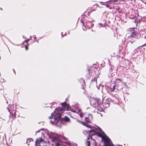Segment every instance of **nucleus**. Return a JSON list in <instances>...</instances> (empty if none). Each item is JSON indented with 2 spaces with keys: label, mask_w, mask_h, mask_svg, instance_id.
Instances as JSON below:
<instances>
[{
  "label": "nucleus",
  "mask_w": 146,
  "mask_h": 146,
  "mask_svg": "<svg viewBox=\"0 0 146 146\" xmlns=\"http://www.w3.org/2000/svg\"><path fill=\"white\" fill-rule=\"evenodd\" d=\"M64 111L63 108L61 107L56 108L54 112L51 114V116L49 117L50 119H52L50 122L52 124H57L61 119V114Z\"/></svg>",
  "instance_id": "1"
},
{
  "label": "nucleus",
  "mask_w": 146,
  "mask_h": 146,
  "mask_svg": "<svg viewBox=\"0 0 146 146\" xmlns=\"http://www.w3.org/2000/svg\"><path fill=\"white\" fill-rule=\"evenodd\" d=\"M96 135L102 138V141L104 143L102 146H114L111 143L110 139L106 136L104 131L102 130H101V132H97Z\"/></svg>",
  "instance_id": "2"
},
{
  "label": "nucleus",
  "mask_w": 146,
  "mask_h": 146,
  "mask_svg": "<svg viewBox=\"0 0 146 146\" xmlns=\"http://www.w3.org/2000/svg\"><path fill=\"white\" fill-rule=\"evenodd\" d=\"M7 109L8 110V111L10 112V118L14 120L16 118V109L15 107L13 105L8 106Z\"/></svg>",
  "instance_id": "3"
},
{
  "label": "nucleus",
  "mask_w": 146,
  "mask_h": 146,
  "mask_svg": "<svg viewBox=\"0 0 146 146\" xmlns=\"http://www.w3.org/2000/svg\"><path fill=\"white\" fill-rule=\"evenodd\" d=\"M94 102L95 103V104L93 105L94 107L97 108L98 110L100 112L103 111V109L102 107H100L101 104L103 103L101 102L100 99H98L97 101L96 100H94Z\"/></svg>",
  "instance_id": "4"
},
{
  "label": "nucleus",
  "mask_w": 146,
  "mask_h": 146,
  "mask_svg": "<svg viewBox=\"0 0 146 146\" xmlns=\"http://www.w3.org/2000/svg\"><path fill=\"white\" fill-rule=\"evenodd\" d=\"M136 36H135L131 35L129 36L127 39L128 40L127 43L128 44H134L136 42Z\"/></svg>",
  "instance_id": "5"
},
{
  "label": "nucleus",
  "mask_w": 146,
  "mask_h": 146,
  "mask_svg": "<svg viewBox=\"0 0 146 146\" xmlns=\"http://www.w3.org/2000/svg\"><path fill=\"white\" fill-rule=\"evenodd\" d=\"M93 140L94 141H95V140L93 139L92 137L89 136L87 138V140L86 141L85 143V146H90V142L91 141Z\"/></svg>",
  "instance_id": "6"
},
{
  "label": "nucleus",
  "mask_w": 146,
  "mask_h": 146,
  "mask_svg": "<svg viewBox=\"0 0 146 146\" xmlns=\"http://www.w3.org/2000/svg\"><path fill=\"white\" fill-rule=\"evenodd\" d=\"M137 29L136 28H132L131 29L130 31L131 32V35L135 36H137V35L138 34L137 32Z\"/></svg>",
  "instance_id": "7"
},
{
  "label": "nucleus",
  "mask_w": 146,
  "mask_h": 146,
  "mask_svg": "<svg viewBox=\"0 0 146 146\" xmlns=\"http://www.w3.org/2000/svg\"><path fill=\"white\" fill-rule=\"evenodd\" d=\"M110 99L108 98L106 100V102L103 104V106L105 108H108L110 104Z\"/></svg>",
  "instance_id": "8"
},
{
  "label": "nucleus",
  "mask_w": 146,
  "mask_h": 146,
  "mask_svg": "<svg viewBox=\"0 0 146 146\" xmlns=\"http://www.w3.org/2000/svg\"><path fill=\"white\" fill-rule=\"evenodd\" d=\"M61 105L63 108V109H65V110H68L70 108V106L66 102H64L63 103H61Z\"/></svg>",
  "instance_id": "9"
},
{
  "label": "nucleus",
  "mask_w": 146,
  "mask_h": 146,
  "mask_svg": "<svg viewBox=\"0 0 146 146\" xmlns=\"http://www.w3.org/2000/svg\"><path fill=\"white\" fill-rule=\"evenodd\" d=\"M86 26L88 27H87L89 28H91L94 26L92 22L90 21H87L86 22Z\"/></svg>",
  "instance_id": "10"
},
{
  "label": "nucleus",
  "mask_w": 146,
  "mask_h": 146,
  "mask_svg": "<svg viewBox=\"0 0 146 146\" xmlns=\"http://www.w3.org/2000/svg\"><path fill=\"white\" fill-rule=\"evenodd\" d=\"M50 136L52 138V141L55 142L58 141V137L57 136L53 135L51 136Z\"/></svg>",
  "instance_id": "11"
},
{
  "label": "nucleus",
  "mask_w": 146,
  "mask_h": 146,
  "mask_svg": "<svg viewBox=\"0 0 146 146\" xmlns=\"http://www.w3.org/2000/svg\"><path fill=\"white\" fill-rule=\"evenodd\" d=\"M60 121H64L65 122H68L70 121V120L69 118L66 116H65L64 118H62L61 117V119Z\"/></svg>",
  "instance_id": "12"
},
{
  "label": "nucleus",
  "mask_w": 146,
  "mask_h": 146,
  "mask_svg": "<svg viewBox=\"0 0 146 146\" xmlns=\"http://www.w3.org/2000/svg\"><path fill=\"white\" fill-rule=\"evenodd\" d=\"M43 141V139L41 138H39V139H37L35 141V144L37 145L39 143Z\"/></svg>",
  "instance_id": "13"
},
{
  "label": "nucleus",
  "mask_w": 146,
  "mask_h": 146,
  "mask_svg": "<svg viewBox=\"0 0 146 146\" xmlns=\"http://www.w3.org/2000/svg\"><path fill=\"white\" fill-rule=\"evenodd\" d=\"M110 88V91L111 92H113L114 91V90L115 89V85H113L112 86L111 85Z\"/></svg>",
  "instance_id": "14"
},
{
  "label": "nucleus",
  "mask_w": 146,
  "mask_h": 146,
  "mask_svg": "<svg viewBox=\"0 0 146 146\" xmlns=\"http://www.w3.org/2000/svg\"><path fill=\"white\" fill-rule=\"evenodd\" d=\"M79 81L81 83V84H85V81L84 80V79L81 78L80 80Z\"/></svg>",
  "instance_id": "15"
},
{
  "label": "nucleus",
  "mask_w": 146,
  "mask_h": 146,
  "mask_svg": "<svg viewBox=\"0 0 146 146\" xmlns=\"http://www.w3.org/2000/svg\"><path fill=\"white\" fill-rule=\"evenodd\" d=\"M86 121L88 123H90L91 121L88 117H86L85 118Z\"/></svg>",
  "instance_id": "16"
},
{
  "label": "nucleus",
  "mask_w": 146,
  "mask_h": 146,
  "mask_svg": "<svg viewBox=\"0 0 146 146\" xmlns=\"http://www.w3.org/2000/svg\"><path fill=\"white\" fill-rule=\"evenodd\" d=\"M29 40V39L23 42L27 43Z\"/></svg>",
  "instance_id": "17"
},
{
  "label": "nucleus",
  "mask_w": 146,
  "mask_h": 146,
  "mask_svg": "<svg viewBox=\"0 0 146 146\" xmlns=\"http://www.w3.org/2000/svg\"><path fill=\"white\" fill-rule=\"evenodd\" d=\"M32 139H28L27 140V143L29 142L30 141H31Z\"/></svg>",
  "instance_id": "18"
},
{
  "label": "nucleus",
  "mask_w": 146,
  "mask_h": 146,
  "mask_svg": "<svg viewBox=\"0 0 146 146\" xmlns=\"http://www.w3.org/2000/svg\"><path fill=\"white\" fill-rule=\"evenodd\" d=\"M25 48L26 50H27L28 49V45H25Z\"/></svg>",
  "instance_id": "19"
},
{
  "label": "nucleus",
  "mask_w": 146,
  "mask_h": 146,
  "mask_svg": "<svg viewBox=\"0 0 146 146\" xmlns=\"http://www.w3.org/2000/svg\"><path fill=\"white\" fill-rule=\"evenodd\" d=\"M82 124L85 126H87V125L86 124V123L84 122H82Z\"/></svg>",
  "instance_id": "20"
},
{
  "label": "nucleus",
  "mask_w": 146,
  "mask_h": 146,
  "mask_svg": "<svg viewBox=\"0 0 146 146\" xmlns=\"http://www.w3.org/2000/svg\"><path fill=\"white\" fill-rule=\"evenodd\" d=\"M60 145V143H56L55 144L56 146H59Z\"/></svg>",
  "instance_id": "21"
},
{
  "label": "nucleus",
  "mask_w": 146,
  "mask_h": 146,
  "mask_svg": "<svg viewBox=\"0 0 146 146\" xmlns=\"http://www.w3.org/2000/svg\"><path fill=\"white\" fill-rule=\"evenodd\" d=\"M116 80H117H117H119V81H122V80H120V79L119 78H116Z\"/></svg>",
  "instance_id": "22"
},
{
  "label": "nucleus",
  "mask_w": 146,
  "mask_h": 146,
  "mask_svg": "<svg viewBox=\"0 0 146 146\" xmlns=\"http://www.w3.org/2000/svg\"><path fill=\"white\" fill-rule=\"evenodd\" d=\"M145 38L146 39V31H145V33L144 34Z\"/></svg>",
  "instance_id": "23"
},
{
  "label": "nucleus",
  "mask_w": 146,
  "mask_h": 146,
  "mask_svg": "<svg viewBox=\"0 0 146 146\" xmlns=\"http://www.w3.org/2000/svg\"><path fill=\"white\" fill-rule=\"evenodd\" d=\"M140 46H139V47H138L135 50H136V51H137L139 49V48L140 47Z\"/></svg>",
  "instance_id": "24"
},
{
  "label": "nucleus",
  "mask_w": 146,
  "mask_h": 146,
  "mask_svg": "<svg viewBox=\"0 0 146 146\" xmlns=\"http://www.w3.org/2000/svg\"><path fill=\"white\" fill-rule=\"evenodd\" d=\"M33 38H34L35 40H36V37H35V36L34 37H33ZM34 41H36V40H35Z\"/></svg>",
  "instance_id": "25"
},
{
  "label": "nucleus",
  "mask_w": 146,
  "mask_h": 146,
  "mask_svg": "<svg viewBox=\"0 0 146 146\" xmlns=\"http://www.w3.org/2000/svg\"><path fill=\"white\" fill-rule=\"evenodd\" d=\"M95 5L97 7H99V6L98 5V4H95Z\"/></svg>",
  "instance_id": "26"
},
{
  "label": "nucleus",
  "mask_w": 146,
  "mask_h": 146,
  "mask_svg": "<svg viewBox=\"0 0 146 146\" xmlns=\"http://www.w3.org/2000/svg\"><path fill=\"white\" fill-rule=\"evenodd\" d=\"M146 46V43L143 45L142 46Z\"/></svg>",
  "instance_id": "27"
},
{
  "label": "nucleus",
  "mask_w": 146,
  "mask_h": 146,
  "mask_svg": "<svg viewBox=\"0 0 146 146\" xmlns=\"http://www.w3.org/2000/svg\"><path fill=\"white\" fill-rule=\"evenodd\" d=\"M91 70L90 69H88V72H89V73L90 74V72Z\"/></svg>",
  "instance_id": "28"
},
{
  "label": "nucleus",
  "mask_w": 146,
  "mask_h": 146,
  "mask_svg": "<svg viewBox=\"0 0 146 146\" xmlns=\"http://www.w3.org/2000/svg\"><path fill=\"white\" fill-rule=\"evenodd\" d=\"M82 23L83 25H84V23L83 22V21H82Z\"/></svg>",
  "instance_id": "29"
},
{
  "label": "nucleus",
  "mask_w": 146,
  "mask_h": 146,
  "mask_svg": "<svg viewBox=\"0 0 146 146\" xmlns=\"http://www.w3.org/2000/svg\"><path fill=\"white\" fill-rule=\"evenodd\" d=\"M94 67H93V68H91V69H92V70H92V69H94Z\"/></svg>",
  "instance_id": "30"
},
{
  "label": "nucleus",
  "mask_w": 146,
  "mask_h": 146,
  "mask_svg": "<svg viewBox=\"0 0 146 146\" xmlns=\"http://www.w3.org/2000/svg\"><path fill=\"white\" fill-rule=\"evenodd\" d=\"M91 130L90 131H89V132H91Z\"/></svg>",
  "instance_id": "31"
},
{
  "label": "nucleus",
  "mask_w": 146,
  "mask_h": 146,
  "mask_svg": "<svg viewBox=\"0 0 146 146\" xmlns=\"http://www.w3.org/2000/svg\"><path fill=\"white\" fill-rule=\"evenodd\" d=\"M109 5H107V7H109Z\"/></svg>",
  "instance_id": "32"
},
{
  "label": "nucleus",
  "mask_w": 146,
  "mask_h": 146,
  "mask_svg": "<svg viewBox=\"0 0 146 146\" xmlns=\"http://www.w3.org/2000/svg\"><path fill=\"white\" fill-rule=\"evenodd\" d=\"M80 116L81 117H82V115H81V114H80Z\"/></svg>",
  "instance_id": "33"
}]
</instances>
